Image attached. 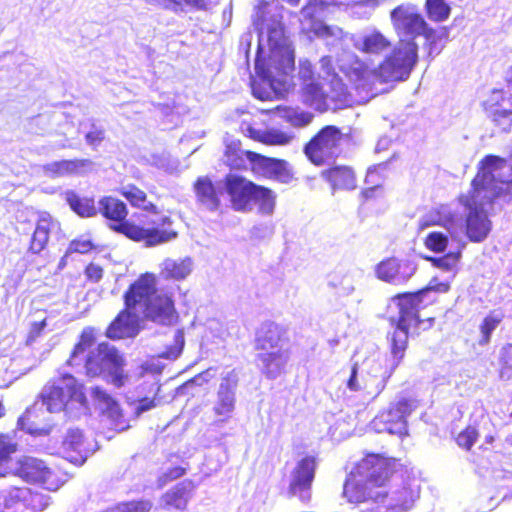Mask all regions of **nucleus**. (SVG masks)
Masks as SVG:
<instances>
[{"label": "nucleus", "instance_id": "46", "mask_svg": "<svg viewBox=\"0 0 512 512\" xmlns=\"http://www.w3.org/2000/svg\"><path fill=\"white\" fill-rule=\"evenodd\" d=\"M105 411L116 431H125L130 427L129 420L124 416V413L117 401L111 406H108Z\"/></svg>", "mask_w": 512, "mask_h": 512}, {"label": "nucleus", "instance_id": "42", "mask_svg": "<svg viewBox=\"0 0 512 512\" xmlns=\"http://www.w3.org/2000/svg\"><path fill=\"white\" fill-rule=\"evenodd\" d=\"M184 346V331L183 329H177L173 336V343L165 346L159 357L167 360H176L182 354Z\"/></svg>", "mask_w": 512, "mask_h": 512}, {"label": "nucleus", "instance_id": "61", "mask_svg": "<svg viewBox=\"0 0 512 512\" xmlns=\"http://www.w3.org/2000/svg\"><path fill=\"white\" fill-rule=\"evenodd\" d=\"M294 108L286 105H278L274 108L263 110L262 112L265 114L278 113L280 117L287 122L288 116H290L293 112Z\"/></svg>", "mask_w": 512, "mask_h": 512}, {"label": "nucleus", "instance_id": "22", "mask_svg": "<svg viewBox=\"0 0 512 512\" xmlns=\"http://www.w3.org/2000/svg\"><path fill=\"white\" fill-rule=\"evenodd\" d=\"M246 158L252 164V170L266 178L281 182H287L292 178L288 163L284 159L268 157L251 150H246Z\"/></svg>", "mask_w": 512, "mask_h": 512}, {"label": "nucleus", "instance_id": "1", "mask_svg": "<svg viewBox=\"0 0 512 512\" xmlns=\"http://www.w3.org/2000/svg\"><path fill=\"white\" fill-rule=\"evenodd\" d=\"M506 159L497 155H486L471 180V189L458 196L459 203L468 210L465 219V234L471 242L484 241L491 231V221L484 211L498 199L512 197V178L496 179L494 171L506 166Z\"/></svg>", "mask_w": 512, "mask_h": 512}, {"label": "nucleus", "instance_id": "23", "mask_svg": "<svg viewBox=\"0 0 512 512\" xmlns=\"http://www.w3.org/2000/svg\"><path fill=\"white\" fill-rule=\"evenodd\" d=\"M195 484L192 480L186 479L164 492L160 497V506L168 512H185L193 497Z\"/></svg>", "mask_w": 512, "mask_h": 512}, {"label": "nucleus", "instance_id": "47", "mask_svg": "<svg viewBox=\"0 0 512 512\" xmlns=\"http://www.w3.org/2000/svg\"><path fill=\"white\" fill-rule=\"evenodd\" d=\"M424 246L435 253H443L448 246V237L441 232H430L423 240Z\"/></svg>", "mask_w": 512, "mask_h": 512}, {"label": "nucleus", "instance_id": "53", "mask_svg": "<svg viewBox=\"0 0 512 512\" xmlns=\"http://www.w3.org/2000/svg\"><path fill=\"white\" fill-rule=\"evenodd\" d=\"M314 115L307 111H298L294 109L292 114L288 116L287 123L295 128H303L312 123Z\"/></svg>", "mask_w": 512, "mask_h": 512}, {"label": "nucleus", "instance_id": "55", "mask_svg": "<svg viewBox=\"0 0 512 512\" xmlns=\"http://www.w3.org/2000/svg\"><path fill=\"white\" fill-rule=\"evenodd\" d=\"M95 248L93 242L83 237L76 238L70 242L69 250L73 253L86 254Z\"/></svg>", "mask_w": 512, "mask_h": 512}, {"label": "nucleus", "instance_id": "37", "mask_svg": "<svg viewBox=\"0 0 512 512\" xmlns=\"http://www.w3.org/2000/svg\"><path fill=\"white\" fill-rule=\"evenodd\" d=\"M322 8L317 4L306 5L302 14L305 20L310 22V31H312L318 37H330L333 36V30L330 26L319 21V12Z\"/></svg>", "mask_w": 512, "mask_h": 512}, {"label": "nucleus", "instance_id": "16", "mask_svg": "<svg viewBox=\"0 0 512 512\" xmlns=\"http://www.w3.org/2000/svg\"><path fill=\"white\" fill-rule=\"evenodd\" d=\"M49 506V497L28 487L9 488L0 512H42Z\"/></svg>", "mask_w": 512, "mask_h": 512}, {"label": "nucleus", "instance_id": "41", "mask_svg": "<svg viewBox=\"0 0 512 512\" xmlns=\"http://www.w3.org/2000/svg\"><path fill=\"white\" fill-rule=\"evenodd\" d=\"M90 164L89 160L72 159L61 160L51 164L52 170L58 175H72L79 173L83 168Z\"/></svg>", "mask_w": 512, "mask_h": 512}, {"label": "nucleus", "instance_id": "13", "mask_svg": "<svg viewBox=\"0 0 512 512\" xmlns=\"http://www.w3.org/2000/svg\"><path fill=\"white\" fill-rule=\"evenodd\" d=\"M142 278L152 284L150 294L140 300V305H143L144 317L161 325L176 323L179 314L175 307L174 293L172 291L158 292L157 276L152 272L142 273L134 281H139Z\"/></svg>", "mask_w": 512, "mask_h": 512}, {"label": "nucleus", "instance_id": "17", "mask_svg": "<svg viewBox=\"0 0 512 512\" xmlns=\"http://www.w3.org/2000/svg\"><path fill=\"white\" fill-rule=\"evenodd\" d=\"M390 18L397 34L409 36V40L415 41L418 36H424L427 40L435 38V30L429 27L424 17L420 13L410 11L404 5L395 7L390 13Z\"/></svg>", "mask_w": 512, "mask_h": 512}, {"label": "nucleus", "instance_id": "20", "mask_svg": "<svg viewBox=\"0 0 512 512\" xmlns=\"http://www.w3.org/2000/svg\"><path fill=\"white\" fill-rule=\"evenodd\" d=\"M417 265L408 259L388 257L380 261L375 273L378 279L392 285H404L416 273Z\"/></svg>", "mask_w": 512, "mask_h": 512}, {"label": "nucleus", "instance_id": "25", "mask_svg": "<svg viewBox=\"0 0 512 512\" xmlns=\"http://www.w3.org/2000/svg\"><path fill=\"white\" fill-rule=\"evenodd\" d=\"M316 458L305 456L295 466L292 480L289 484V492L293 495L309 491L315 477Z\"/></svg>", "mask_w": 512, "mask_h": 512}, {"label": "nucleus", "instance_id": "18", "mask_svg": "<svg viewBox=\"0 0 512 512\" xmlns=\"http://www.w3.org/2000/svg\"><path fill=\"white\" fill-rule=\"evenodd\" d=\"M23 226L21 234H28V230L34 226L32 234L27 244V253L29 255H40L49 243L50 233L53 225V219L48 212L31 211L28 218L21 222Z\"/></svg>", "mask_w": 512, "mask_h": 512}, {"label": "nucleus", "instance_id": "51", "mask_svg": "<svg viewBox=\"0 0 512 512\" xmlns=\"http://www.w3.org/2000/svg\"><path fill=\"white\" fill-rule=\"evenodd\" d=\"M187 472V468L183 466H174L167 469L157 477L156 483L158 488H163L168 483L183 477Z\"/></svg>", "mask_w": 512, "mask_h": 512}, {"label": "nucleus", "instance_id": "29", "mask_svg": "<svg viewBox=\"0 0 512 512\" xmlns=\"http://www.w3.org/2000/svg\"><path fill=\"white\" fill-rule=\"evenodd\" d=\"M286 330L273 322H266L257 330L255 336V349L260 352H269L278 346Z\"/></svg>", "mask_w": 512, "mask_h": 512}, {"label": "nucleus", "instance_id": "59", "mask_svg": "<svg viewBox=\"0 0 512 512\" xmlns=\"http://www.w3.org/2000/svg\"><path fill=\"white\" fill-rule=\"evenodd\" d=\"M46 325V319H43L38 322H33L30 326L27 340L30 342L36 340L43 333Z\"/></svg>", "mask_w": 512, "mask_h": 512}, {"label": "nucleus", "instance_id": "30", "mask_svg": "<svg viewBox=\"0 0 512 512\" xmlns=\"http://www.w3.org/2000/svg\"><path fill=\"white\" fill-rule=\"evenodd\" d=\"M118 192L133 208L153 215L160 213L159 207L155 203L149 201L147 193L137 185L132 183L123 185L120 187Z\"/></svg>", "mask_w": 512, "mask_h": 512}, {"label": "nucleus", "instance_id": "10", "mask_svg": "<svg viewBox=\"0 0 512 512\" xmlns=\"http://www.w3.org/2000/svg\"><path fill=\"white\" fill-rule=\"evenodd\" d=\"M49 412H61L71 403L85 405L84 386L72 374L64 373L49 380L38 396Z\"/></svg>", "mask_w": 512, "mask_h": 512}, {"label": "nucleus", "instance_id": "40", "mask_svg": "<svg viewBox=\"0 0 512 512\" xmlns=\"http://www.w3.org/2000/svg\"><path fill=\"white\" fill-rule=\"evenodd\" d=\"M504 316L497 315L494 312H490L485 316L479 325L481 337L479 339V345L485 346L491 341L493 331L502 322Z\"/></svg>", "mask_w": 512, "mask_h": 512}, {"label": "nucleus", "instance_id": "9", "mask_svg": "<svg viewBox=\"0 0 512 512\" xmlns=\"http://www.w3.org/2000/svg\"><path fill=\"white\" fill-rule=\"evenodd\" d=\"M152 290V284L147 280L140 279L133 281L123 294L124 308L119 311L116 317L106 328L105 336L111 340H120L135 334L139 316L137 306L140 300L146 298Z\"/></svg>", "mask_w": 512, "mask_h": 512}, {"label": "nucleus", "instance_id": "38", "mask_svg": "<svg viewBox=\"0 0 512 512\" xmlns=\"http://www.w3.org/2000/svg\"><path fill=\"white\" fill-rule=\"evenodd\" d=\"M391 46L390 41L380 32L374 31L363 37L357 49L365 54L379 55Z\"/></svg>", "mask_w": 512, "mask_h": 512}, {"label": "nucleus", "instance_id": "57", "mask_svg": "<svg viewBox=\"0 0 512 512\" xmlns=\"http://www.w3.org/2000/svg\"><path fill=\"white\" fill-rule=\"evenodd\" d=\"M103 268L96 263H89L85 269L84 274L88 282L98 283L103 277Z\"/></svg>", "mask_w": 512, "mask_h": 512}, {"label": "nucleus", "instance_id": "52", "mask_svg": "<svg viewBox=\"0 0 512 512\" xmlns=\"http://www.w3.org/2000/svg\"><path fill=\"white\" fill-rule=\"evenodd\" d=\"M124 512H151L153 503L149 499H133L121 502Z\"/></svg>", "mask_w": 512, "mask_h": 512}, {"label": "nucleus", "instance_id": "48", "mask_svg": "<svg viewBox=\"0 0 512 512\" xmlns=\"http://www.w3.org/2000/svg\"><path fill=\"white\" fill-rule=\"evenodd\" d=\"M212 370H213L212 368H208L205 371H202V372L198 373L197 375H195L194 377L185 381L183 384H181L176 389L177 394H180V395L186 394L187 390L192 386H200L201 387L204 385H208L210 383L211 379L213 378V375L210 374V372Z\"/></svg>", "mask_w": 512, "mask_h": 512}, {"label": "nucleus", "instance_id": "43", "mask_svg": "<svg viewBox=\"0 0 512 512\" xmlns=\"http://www.w3.org/2000/svg\"><path fill=\"white\" fill-rule=\"evenodd\" d=\"M426 13L435 22H442L450 15V7L444 0H426Z\"/></svg>", "mask_w": 512, "mask_h": 512}, {"label": "nucleus", "instance_id": "3", "mask_svg": "<svg viewBox=\"0 0 512 512\" xmlns=\"http://www.w3.org/2000/svg\"><path fill=\"white\" fill-rule=\"evenodd\" d=\"M98 330L92 326L84 327L67 358L65 364L70 368L82 367L87 378H105L116 388L123 387L129 380L125 371L124 354L114 345L103 341L96 344Z\"/></svg>", "mask_w": 512, "mask_h": 512}, {"label": "nucleus", "instance_id": "63", "mask_svg": "<svg viewBox=\"0 0 512 512\" xmlns=\"http://www.w3.org/2000/svg\"><path fill=\"white\" fill-rule=\"evenodd\" d=\"M505 82L508 86H512V65L508 68L506 72Z\"/></svg>", "mask_w": 512, "mask_h": 512}, {"label": "nucleus", "instance_id": "32", "mask_svg": "<svg viewBox=\"0 0 512 512\" xmlns=\"http://www.w3.org/2000/svg\"><path fill=\"white\" fill-rule=\"evenodd\" d=\"M258 359L262 364V373L269 379L278 377L284 371L287 361L281 351L260 352Z\"/></svg>", "mask_w": 512, "mask_h": 512}, {"label": "nucleus", "instance_id": "19", "mask_svg": "<svg viewBox=\"0 0 512 512\" xmlns=\"http://www.w3.org/2000/svg\"><path fill=\"white\" fill-rule=\"evenodd\" d=\"M238 384L239 379L235 371H230L221 378L212 407L215 423L223 424L232 418L236 408Z\"/></svg>", "mask_w": 512, "mask_h": 512}, {"label": "nucleus", "instance_id": "2", "mask_svg": "<svg viewBox=\"0 0 512 512\" xmlns=\"http://www.w3.org/2000/svg\"><path fill=\"white\" fill-rule=\"evenodd\" d=\"M449 290L448 282H440L434 278L426 287L416 292L398 293L392 298L398 308V317L391 320L394 329L387 336L393 363L383 376L381 384L377 386V393L384 389L395 369L403 361L409 344V336H419L430 330L435 323L434 317L421 318L419 315L424 294L429 291L446 293Z\"/></svg>", "mask_w": 512, "mask_h": 512}, {"label": "nucleus", "instance_id": "58", "mask_svg": "<svg viewBox=\"0 0 512 512\" xmlns=\"http://www.w3.org/2000/svg\"><path fill=\"white\" fill-rule=\"evenodd\" d=\"M203 0H166V7L178 12L184 9V6L201 7Z\"/></svg>", "mask_w": 512, "mask_h": 512}, {"label": "nucleus", "instance_id": "62", "mask_svg": "<svg viewBox=\"0 0 512 512\" xmlns=\"http://www.w3.org/2000/svg\"><path fill=\"white\" fill-rule=\"evenodd\" d=\"M85 139L90 145H98L104 139V131L94 129L85 135Z\"/></svg>", "mask_w": 512, "mask_h": 512}, {"label": "nucleus", "instance_id": "33", "mask_svg": "<svg viewBox=\"0 0 512 512\" xmlns=\"http://www.w3.org/2000/svg\"><path fill=\"white\" fill-rule=\"evenodd\" d=\"M191 273V263L188 259L174 260L167 258L160 266L159 277L164 280L180 281Z\"/></svg>", "mask_w": 512, "mask_h": 512}, {"label": "nucleus", "instance_id": "34", "mask_svg": "<svg viewBox=\"0 0 512 512\" xmlns=\"http://www.w3.org/2000/svg\"><path fill=\"white\" fill-rule=\"evenodd\" d=\"M224 164L230 169L235 171L247 170L246 164V151L242 150V143L240 140H232L225 143L223 152Z\"/></svg>", "mask_w": 512, "mask_h": 512}, {"label": "nucleus", "instance_id": "49", "mask_svg": "<svg viewBox=\"0 0 512 512\" xmlns=\"http://www.w3.org/2000/svg\"><path fill=\"white\" fill-rule=\"evenodd\" d=\"M479 433L473 426H466L455 438L459 447L466 451H470L477 441Z\"/></svg>", "mask_w": 512, "mask_h": 512}, {"label": "nucleus", "instance_id": "45", "mask_svg": "<svg viewBox=\"0 0 512 512\" xmlns=\"http://www.w3.org/2000/svg\"><path fill=\"white\" fill-rule=\"evenodd\" d=\"M499 376L501 379L510 380L512 378V344H505L500 351L499 357Z\"/></svg>", "mask_w": 512, "mask_h": 512}, {"label": "nucleus", "instance_id": "56", "mask_svg": "<svg viewBox=\"0 0 512 512\" xmlns=\"http://www.w3.org/2000/svg\"><path fill=\"white\" fill-rule=\"evenodd\" d=\"M92 397L94 400L105 406V409L108 408V406H111L113 403L116 402V400L102 387L95 386L91 390Z\"/></svg>", "mask_w": 512, "mask_h": 512}, {"label": "nucleus", "instance_id": "39", "mask_svg": "<svg viewBox=\"0 0 512 512\" xmlns=\"http://www.w3.org/2000/svg\"><path fill=\"white\" fill-rule=\"evenodd\" d=\"M17 451L18 444L13 437L7 433H0V478L9 474L7 465Z\"/></svg>", "mask_w": 512, "mask_h": 512}, {"label": "nucleus", "instance_id": "11", "mask_svg": "<svg viewBox=\"0 0 512 512\" xmlns=\"http://www.w3.org/2000/svg\"><path fill=\"white\" fill-rule=\"evenodd\" d=\"M345 138L338 126L325 125L303 145V154L312 165L325 166L338 158Z\"/></svg>", "mask_w": 512, "mask_h": 512}, {"label": "nucleus", "instance_id": "31", "mask_svg": "<svg viewBox=\"0 0 512 512\" xmlns=\"http://www.w3.org/2000/svg\"><path fill=\"white\" fill-rule=\"evenodd\" d=\"M62 446L71 462L82 463L85 460L88 447L81 430L70 429L62 442Z\"/></svg>", "mask_w": 512, "mask_h": 512}, {"label": "nucleus", "instance_id": "64", "mask_svg": "<svg viewBox=\"0 0 512 512\" xmlns=\"http://www.w3.org/2000/svg\"><path fill=\"white\" fill-rule=\"evenodd\" d=\"M253 94L255 95V97H257L260 100H266L267 99L266 95H264L263 93L257 91L255 88L253 89Z\"/></svg>", "mask_w": 512, "mask_h": 512}, {"label": "nucleus", "instance_id": "28", "mask_svg": "<svg viewBox=\"0 0 512 512\" xmlns=\"http://www.w3.org/2000/svg\"><path fill=\"white\" fill-rule=\"evenodd\" d=\"M244 131L245 135L253 141L267 146H285L290 144L295 138L292 133H288L280 129L270 128L261 131L253 128L249 124L246 126Z\"/></svg>", "mask_w": 512, "mask_h": 512}, {"label": "nucleus", "instance_id": "35", "mask_svg": "<svg viewBox=\"0 0 512 512\" xmlns=\"http://www.w3.org/2000/svg\"><path fill=\"white\" fill-rule=\"evenodd\" d=\"M342 72L357 87L363 86L369 80L370 76H375V69H370L369 66L358 57H354L349 64L343 66Z\"/></svg>", "mask_w": 512, "mask_h": 512}, {"label": "nucleus", "instance_id": "4", "mask_svg": "<svg viewBox=\"0 0 512 512\" xmlns=\"http://www.w3.org/2000/svg\"><path fill=\"white\" fill-rule=\"evenodd\" d=\"M402 467L399 459L382 453L367 452L355 463L343 484V497L349 503H383V488Z\"/></svg>", "mask_w": 512, "mask_h": 512}, {"label": "nucleus", "instance_id": "14", "mask_svg": "<svg viewBox=\"0 0 512 512\" xmlns=\"http://www.w3.org/2000/svg\"><path fill=\"white\" fill-rule=\"evenodd\" d=\"M418 405L415 398L401 397L380 410L372 419L371 426L379 433L385 432L403 439L409 436L408 417Z\"/></svg>", "mask_w": 512, "mask_h": 512}, {"label": "nucleus", "instance_id": "8", "mask_svg": "<svg viewBox=\"0 0 512 512\" xmlns=\"http://www.w3.org/2000/svg\"><path fill=\"white\" fill-rule=\"evenodd\" d=\"M223 184L234 211L249 212L253 205H257L259 212L263 214L274 211L276 195L270 188L238 174H227Z\"/></svg>", "mask_w": 512, "mask_h": 512}, {"label": "nucleus", "instance_id": "44", "mask_svg": "<svg viewBox=\"0 0 512 512\" xmlns=\"http://www.w3.org/2000/svg\"><path fill=\"white\" fill-rule=\"evenodd\" d=\"M461 250L450 251L440 257H427L426 259L432 266L443 271H451L454 269L461 258Z\"/></svg>", "mask_w": 512, "mask_h": 512}, {"label": "nucleus", "instance_id": "6", "mask_svg": "<svg viewBox=\"0 0 512 512\" xmlns=\"http://www.w3.org/2000/svg\"><path fill=\"white\" fill-rule=\"evenodd\" d=\"M254 27L259 36L268 34V42L271 46L270 53L264 57L263 49L259 45L255 58V71L261 79L272 83L275 78L288 74L294 69L295 56L292 49L286 45H279L278 40L283 37V28L276 24L270 26L264 12L257 15Z\"/></svg>", "mask_w": 512, "mask_h": 512}, {"label": "nucleus", "instance_id": "21", "mask_svg": "<svg viewBox=\"0 0 512 512\" xmlns=\"http://www.w3.org/2000/svg\"><path fill=\"white\" fill-rule=\"evenodd\" d=\"M512 105V95L500 89H495L482 103L488 118L500 132H509L512 128V109L506 108L505 103Z\"/></svg>", "mask_w": 512, "mask_h": 512}, {"label": "nucleus", "instance_id": "36", "mask_svg": "<svg viewBox=\"0 0 512 512\" xmlns=\"http://www.w3.org/2000/svg\"><path fill=\"white\" fill-rule=\"evenodd\" d=\"M66 202L70 209L82 218H91L98 214V207L91 197H80L75 192L69 191L66 194Z\"/></svg>", "mask_w": 512, "mask_h": 512}, {"label": "nucleus", "instance_id": "15", "mask_svg": "<svg viewBox=\"0 0 512 512\" xmlns=\"http://www.w3.org/2000/svg\"><path fill=\"white\" fill-rule=\"evenodd\" d=\"M15 475L26 483L40 485L50 491H56L65 482L58 470L50 467L43 460L30 456H24L18 460Z\"/></svg>", "mask_w": 512, "mask_h": 512}, {"label": "nucleus", "instance_id": "5", "mask_svg": "<svg viewBox=\"0 0 512 512\" xmlns=\"http://www.w3.org/2000/svg\"><path fill=\"white\" fill-rule=\"evenodd\" d=\"M98 213L110 230L136 243L151 248L174 241L179 232L173 227L170 216L161 217L159 223H137L128 219L129 210L121 199L106 195L98 201Z\"/></svg>", "mask_w": 512, "mask_h": 512}, {"label": "nucleus", "instance_id": "60", "mask_svg": "<svg viewBox=\"0 0 512 512\" xmlns=\"http://www.w3.org/2000/svg\"><path fill=\"white\" fill-rule=\"evenodd\" d=\"M357 372H358V367H357V364H354L352 367H351V374H350V377L348 378L347 380V387L351 390V391H360L362 389H365L366 387L365 386H361L357 380Z\"/></svg>", "mask_w": 512, "mask_h": 512}, {"label": "nucleus", "instance_id": "50", "mask_svg": "<svg viewBox=\"0 0 512 512\" xmlns=\"http://www.w3.org/2000/svg\"><path fill=\"white\" fill-rule=\"evenodd\" d=\"M382 186L379 184L364 188L359 193L360 207L365 208L369 204L377 202L382 197Z\"/></svg>", "mask_w": 512, "mask_h": 512}, {"label": "nucleus", "instance_id": "54", "mask_svg": "<svg viewBox=\"0 0 512 512\" xmlns=\"http://www.w3.org/2000/svg\"><path fill=\"white\" fill-rule=\"evenodd\" d=\"M160 390H161V386L159 384H157L153 398L142 397L139 399V401H138L139 404L137 407V414L151 410L161 403L163 397L159 395Z\"/></svg>", "mask_w": 512, "mask_h": 512}, {"label": "nucleus", "instance_id": "7", "mask_svg": "<svg viewBox=\"0 0 512 512\" xmlns=\"http://www.w3.org/2000/svg\"><path fill=\"white\" fill-rule=\"evenodd\" d=\"M324 74H316L310 63L302 64L299 72L300 96L302 102L317 109H324L327 100L339 99L344 92V84L341 77L335 71L331 56L326 55L320 59Z\"/></svg>", "mask_w": 512, "mask_h": 512}, {"label": "nucleus", "instance_id": "27", "mask_svg": "<svg viewBox=\"0 0 512 512\" xmlns=\"http://www.w3.org/2000/svg\"><path fill=\"white\" fill-rule=\"evenodd\" d=\"M418 498V491L403 486L395 490L390 496L387 494L384 502L380 503L382 505L381 512H408L414 507Z\"/></svg>", "mask_w": 512, "mask_h": 512}, {"label": "nucleus", "instance_id": "26", "mask_svg": "<svg viewBox=\"0 0 512 512\" xmlns=\"http://www.w3.org/2000/svg\"><path fill=\"white\" fill-rule=\"evenodd\" d=\"M321 177L332 191L354 190L357 187L355 172L347 165L330 166L321 172Z\"/></svg>", "mask_w": 512, "mask_h": 512}, {"label": "nucleus", "instance_id": "24", "mask_svg": "<svg viewBox=\"0 0 512 512\" xmlns=\"http://www.w3.org/2000/svg\"><path fill=\"white\" fill-rule=\"evenodd\" d=\"M196 201L209 211H217L222 206V190L208 176H200L193 183Z\"/></svg>", "mask_w": 512, "mask_h": 512}, {"label": "nucleus", "instance_id": "12", "mask_svg": "<svg viewBox=\"0 0 512 512\" xmlns=\"http://www.w3.org/2000/svg\"><path fill=\"white\" fill-rule=\"evenodd\" d=\"M418 60V45L413 40L400 39L397 46L375 69L381 83L408 78Z\"/></svg>", "mask_w": 512, "mask_h": 512}]
</instances>
